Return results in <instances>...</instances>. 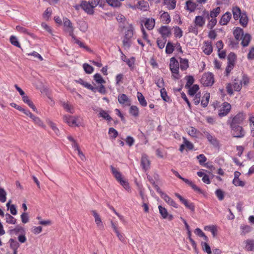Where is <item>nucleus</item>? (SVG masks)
<instances>
[{"instance_id":"obj_41","label":"nucleus","mask_w":254,"mask_h":254,"mask_svg":"<svg viewBox=\"0 0 254 254\" xmlns=\"http://www.w3.org/2000/svg\"><path fill=\"white\" fill-rule=\"evenodd\" d=\"M9 242L10 243V248L13 250V252H17V249L19 247V243L13 239H10Z\"/></svg>"},{"instance_id":"obj_52","label":"nucleus","mask_w":254,"mask_h":254,"mask_svg":"<svg viewBox=\"0 0 254 254\" xmlns=\"http://www.w3.org/2000/svg\"><path fill=\"white\" fill-rule=\"evenodd\" d=\"M199 27L196 25L195 24L193 25H190L188 27V31L189 33H192L194 34L195 35H197L198 33V28Z\"/></svg>"},{"instance_id":"obj_31","label":"nucleus","mask_w":254,"mask_h":254,"mask_svg":"<svg viewBox=\"0 0 254 254\" xmlns=\"http://www.w3.org/2000/svg\"><path fill=\"white\" fill-rule=\"evenodd\" d=\"M232 12L234 18L235 20H238L240 17L241 15L243 14L240 8L237 6H235L232 8Z\"/></svg>"},{"instance_id":"obj_49","label":"nucleus","mask_w":254,"mask_h":254,"mask_svg":"<svg viewBox=\"0 0 254 254\" xmlns=\"http://www.w3.org/2000/svg\"><path fill=\"white\" fill-rule=\"evenodd\" d=\"M158 209L159 211L160 214L161 215L163 219H166L167 218L168 215V212L167 210L163 206L161 205H159Z\"/></svg>"},{"instance_id":"obj_7","label":"nucleus","mask_w":254,"mask_h":254,"mask_svg":"<svg viewBox=\"0 0 254 254\" xmlns=\"http://www.w3.org/2000/svg\"><path fill=\"white\" fill-rule=\"evenodd\" d=\"M200 82L204 86H211L214 83L213 74L211 72L204 73L200 79Z\"/></svg>"},{"instance_id":"obj_60","label":"nucleus","mask_w":254,"mask_h":254,"mask_svg":"<svg viewBox=\"0 0 254 254\" xmlns=\"http://www.w3.org/2000/svg\"><path fill=\"white\" fill-rule=\"evenodd\" d=\"M201 246L202 250L208 254H211L212 253L211 248L209 245L206 242H202Z\"/></svg>"},{"instance_id":"obj_40","label":"nucleus","mask_w":254,"mask_h":254,"mask_svg":"<svg viewBox=\"0 0 254 254\" xmlns=\"http://www.w3.org/2000/svg\"><path fill=\"white\" fill-rule=\"evenodd\" d=\"M71 37L73 40L74 41V43L78 45L80 47L84 48L86 50H89L88 47L84 43L81 42L79 40L77 39L74 34H73L72 36H71Z\"/></svg>"},{"instance_id":"obj_30","label":"nucleus","mask_w":254,"mask_h":254,"mask_svg":"<svg viewBox=\"0 0 254 254\" xmlns=\"http://www.w3.org/2000/svg\"><path fill=\"white\" fill-rule=\"evenodd\" d=\"M129 113L134 118H137L139 114V108L135 105L130 106L129 109Z\"/></svg>"},{"instance_id":"obj_5","label":"nucleus","mask_w":254,"mask_h":254,"mask_svg":"<svg viewBox=\"0 0 254 254\" xmlns=\"http://www.w3.org/2000/svg\"><path fill=\"white\" fill-rule=\"evenodd\" d=\"M232 136L236 138H243L245 136L246 131L240 125L230 126Z\"/></svg>"},{"instance_id":"obj_37","label":"nucleus","mask_w":254,"mask_h":254,"mask_svg":"<svg viewBox=\"0 0 254 254\" xmlns=\"http://www.w3.org/2000/svg\"><path fill=\"white\" fill-rule=\"evenodd\" d=\"M137 97L141 106L142 107H146L147 106V102L141 93L138 92L137 93Z\"/></svg>"},{"instance_id":"obj_35","label":"nucleus","mask_w":254,"mask_h":254,"mask_svg":"<svg viewBox=\"0 0 254 254\" xmlns=\"http://www.w3.org/2000/svg\"><path fill=\"white\" fill-rule=\"evenodd\" d=\"M180 68L182 70H186L189 66V61L187 59L180 58Z\"/></svg>"},{"instance_id":"obj_38","label":"nucleus","mask_w":254,"mask_h":254,"mask_svg":"<svg viewBox=\"0 0 254 254\" xmlns=\"http://www.w3.org/2000/svg\"><path fill=\"white\" fill-rule=\"evenodd\" d=\"M133 30L132 25H129L125 32L124 36L131 39L133 35Z\"/></svg>"},{"instance_id":"obj_55","label":"nucleus","mask_w":254,"mask_h":254,"mask_svg":"<svg viewBox=\"0 0 254 254\" xmlns=\"http://www.w3.org/2000/svg\"><path fill=\"white\" fill-rule=\"evenodd\" d=\"M194 233L196 235H198L200 237H202L205 241H208V237L205 235V234L202 232V231L200 229L198 228H196L194 231Z\"/></svg>"},{"instance_id":"obj_6","label":"nucleus","mask_w":254,"mask_h":254,"mask_svg":"<svg viewBox=\"0 0 254 254\" xmlns=\"http://www.w3.org/2000/svg\"><path fill=\"white\" fill-rule=\"evenodd\" d=\"M246 117L243 112H239L237 115L229 119L228 122L230 126L239 125L243 123Z\"/></svg>"},{"instance_id":"obj_44","label":"nucleus","mask_w":254,"mask_h":254,"mask_svg":"<svg viewBox=\"0 0 254 254\" xmlns=\"http://www.w3.org/2000/svg\"><path fill=\"white\" fill-rule=\"evenodd\" d=\"M33 122L36 125L41 127H45V126L44 124L43 121L38 117H36L34 115L32 116V117L31 118Z\"/></svg>"},{"instance_id":"obj_24","label":"nucleus","mask_w":254,"mask_h":254,"mask_svg":"<svg viewBox=\"0 0 254 254\" xmlns=\"http://www.w3.org/2000/svg\"><path fill=\"white\" fill-rule=\"evenodd\" d=\"M176 0H163V3L169 10L174 9L176 5Z\"/></svg>"},{"instance_id":"obj_64","label":"nucleus","mask_w":254,"mask_h":254,"mask_svg":"<svg viewBox=\"0 0 254 254\" xmlns=\"http://www.w3.org/2000/svg\"><path fill=\"white\" fill-rule=\"evenodd\" d=\"M174 50V47L173 45V44L170 43L168 42L167 44L166 47V53L168 54H172Z\"/></svg>"},{"instance_id":"obj_1","label":"nucleus","mask_w":254,"mask_h":254,"mask_svg":"<svg viewBox=\"0 0 254 254\" xmlns=\"http://www.w3.org/2000/svg\"><path fill=\"white\" fill-rule=\"evenodd\" d=\"M169 68L173 77L176 79H179L180 77L179 75V63L175 58L172 57L170 59Z\"/></svg>"},{"instance_id":"obj_15","label":"nucleus","mask_w":254,"mask_h":254,"mask_svg":"<svg viewBox=\"0 0 254 254\" xmlns=\"http://www.w3.org/2000/svg\"><path fill=\"white\" fill-rule=\"evenodd\" d=\"M161 197L170 206L176 208L178 207V204H177L176 202L166 193L161 192Z\"/></svg>"},{"instance_id":"obj_39","label":"nucleus","mask_w":254,"mask_h":254,"mask_svg":"<svg viewBox=\"0 0 254 254\" xmlns=\"http://www.w3.org/2000/svg\"><path fill=\"white\" fill-rule=\"evenodd\" d=\"M210 98V94L208 93H206L204 94L202 98V100L201 101V105L203 107H206L207 106L209 102Z\"/></svg>"},{"instance_id":"obj_25","label":"nucleus","mask_w":254,"mask_h":254,"mask_svg":"<svg viewBox=\"0 0 254 254\" xmlns=\"http://www.w3.org/2000/svg\"><path fill=\"white\" fill-rule=\"evenodd\" d=\"M197 6L196 3L191 0H188L186 2L185 8L190 12H193L196 9Z\"/></svg>"},{"instance_id":"obj_57","label":"nucleus","mask_w":254,"mask_h":254,"mask_svg":"<svg viewBox=\"0 0 254 254\" xmlns=\"http://www.w3.org/2000/svg\"><path fill=\"white\" fill-rule=\"evenodd\" d=\"M83 67L86 73L91 74L94 70L93 67L88 64H84Z\"/></svg>"},{"instance_id":"obj_8","label":"nucleus","mask_w":254,"mask_h":254,"mask_svg":"<svg viewBox=\"0 0 254 254\" xmlns=\"http://www.w3.org/2000/svg\"><path fill=\"white\" fill-rule=\"evenodd\" d=\"M220 7H217L210 10V12L206 10H204L202 11V13L207 19H209L210 18L216 19V17L220 14Z\"/></svg>"},{"instance_id":"obj_42","label":"nucleus","mask_w":254,"mask_h":254,"mask_svg":"<svg viewBox=\"0 0 254 254\" xmlns=\"http://www.w3.org/2000/svg\"><path fill=\"white\" fill-rule=\"evenodd\" d=\"M108 4L113 7H120L121 5V2L125 0H106Z\"/></svg>"},{"instance_id":"obj_12","label":"nucleus","mask_w":254,"mask_h":254,"mask_svg":"<svg viewBox=\"0 0 254 254\" xmlns=\"http://www.w3.org/2000/svg\"><path fill=\"white\" fill-rule=\"evenodd\" d=\"M203 134L209 142L210 144L213 145L214 147H217L219 146V142L218 139L214 136L212 135L209 132L207 131H204Z\"/></svg>"},{"instance_id":"obj_17","label":"nucleus","mask_w":254,"mask_h":254,"mask_svg":"<svg viewBox=\"0 0 254 254\" xmlns=\"http://www.w3.org/2000/svg\"><path fill=\"white\" fill-rule=\"evenodd\" d=\"M92 212L94 217L95 222L97 227L100 230H103L104 225L99 214L97 213L96 210H93Z\"/></svg>"},{"instance_id":"obj_26","label":"nucleus","mask_w":254,"mask_h":254,"mask_svg":"<svg viewBox=\"0 0 254 254\" xmlns=\"http://www.w3.org/2000/svg\"><path fill=\"white\" fill-rule=\"evenodd\" d=\"M22 99L23 102L27 104L28 106L33 110V111L37 112V110L36 108L34 106L32 101L30 100L28 96L25 95V96L22 97Z\"/></svg>"},{"instance_id":"obj_16","label":"nucleus","mask_w":254,"mask_h":254,"mask_svg":"<svg viewBox=\"0 0 254 254\" xmlns=\"http://www.w3.org/2000/svg\"><path fill=\"white\" fill-rule=\"evenodd\" d=\"M134 7L140 10L144 11H147L149 9L148 2L144 0H139Z\"/></svg>"},{"instance_id":"obj_56","label":"nucleus","mask_w":254,"mask_h":254,"mask_svg":"<svg viewBox=\"0 0 254 254\" xmlns=\"http://www.w3.org/2000/svg\"><path fill=\"white\" fill-rule=\"evenodd\" d=\"M198 90L199 86L196 84L194 85L189 90V94L190 96H193L197 94L196 92Z\"/></svg>"},{"instance_id":"obj_20","label":"nucleus","mask_w":254,"mask_h":254,"mask_svg":"<svg viewBox=\"0 0 254 254\" xmlns=\"http://www.w3.org/2000/svg\"><path fill=\"white\" fill-rule=\"evenodd\" d=\"M64 121L69 126H77L76 119L71 116L65 115L63 117Z\"/></svg>"},{"instance_id":"obj_47","label":"nucleus","mask_w":254,"mask_h":254,"mask_svg":"<svg viewBox=\"0 0 254 254\" xmlns=\"http://www.w3.org/2000/svg\"><path fill=\"white\" fill-rule=\"evenodd\" d=\"M161 96L162 99L165 102H169L171 101L170 97L167 95L166 89L164 88L160 90Z\"/></svg>"},{"instance_id":"obj_34","label":"nucleus","mask_w":254,"mask_h":254,"mask_svg":"<svg viewBox=\"0 0 254 254\" xmlns=\"http://www.w3.org/2000/svg\"><path fill=\"white\" fill-rule=\"evenodd\" d=\"M239 19L241 25L244 27H246L248 23V17L247 14L245 12H243Z\"/></svg>"},{"instance_id":"obj_18","label":"nucleus","mask_w":254,"mask_h":254,"mask_svg":"<svg viewBox=\"0 0 254 254\" xmlns=\"http://www.w3.org/2000/svg\"><path fill=\"white\" fill-rule=\"evenodd\" d=\"M159 33L161 35L162 38L166 39L171 34V30L169 27L167 26H161L158 29Z\"/></svg>"},{"instance_id":"obj_63","label":"nucleus","mask_w":254,"mask_h":254,"mask_svg":"<svg viewBox=\"0 0 254 254\" xmlns=\"http://www.w3.org/2000/svg\"><path fill=\"white\" fill-rule=\"evenodd\" d=\"M250 126L251 128V135L254 136V117L251 116L249 118Z\"/></svg>"},{"instance_id":"obj_9","label":"nucleus","mask_w":254,"mask_h":254,"mask_svg":"<svg viewBox=\"0 0 254 254\" xmlns=\"http://www.w3.org/2000/svg\"><path fill=\"white\" fill-rule=\"evenodd\" d=\"M231 105L227 102H224L220 106L219 110L218 115L220 117H223L227 115L230 112Z\"/></svg>"},{"instance_id":"obj_29","label":"nucleus","mask_w":254,"mask_h":254,"mask_svg":"<svg viewBox=\"0 0 254 254\" xmlns=\"http://www.w3.org/2000/svg\"><path fill=\"white\" fill-rule=\"evenodd\" d=\"M155 21L153 18H147L146 19L144 25L145 27L148 30H152L155 26Z\"/></svg>"},{"instance_id":"obj_50","label":"nucleus","mask_w":254,"mask_h":254,"mask_svg":"<svg viewBox=\"0 0 254 254\" xmlns=\"http://www.w3.org/2000/svg\"><path fill=\"white\" fill-rule=\"evenodd\" d=\"M9 41L10 43L18 48H21L20 44L16 36L12 35L10 37Z\"/></svg>"},{"instance_id":"obj_48","label":"nucleus","mask_w":254,"mask_h":254,"mask_svg":"<svg viewBox=\"0 0 254 254\" xmlns=\"http://www.w3.org/2000/svg\"><path fill=\"white\" fill-rule=\"evenodd\" d=\"M5 220L8 224H15L16 223V219L8 213L5 214Z\"/></svg>"},{"instance_id":"obj_2","label":"nucleus","mask_w":254,"mask_h":254,"mask_svg":"<svg viewBox=\"0 0 254 254\" xmlns=\"http://www.w3.org/2000/svg\"><path fill=\"white\" fill-rule=\"evenodd\" d=\"M111 169L112 174L115 177L116 180L120 183V184L127 190H130V187L128 182L123 179L122 178V175L120 172H119L116 168L113 166H111Z\"/></svg>"},{"instance_id":"obj_43","label":"nucleus","mask_w":254,"mask_h":254,"mask_svg":"<svg viewBox=\"0 0 254 254\" xmlns=\"http://www.w3.org/2000/svg\"><path fill=\"white\" fill-rule=\"evenodd\" d=\"M62 106L66 111L71 114L74 113L73 107L68 102H63Z\"/></svg>"},{"instance_id":"obj_21","label":"nucleus","mask_w":254,"mask_h":254,"mask_svg":"<svg viewBox=\"0 0 254 254\" xmlns=\"http://www.w3.org/2000/svg\"><path fill=\"white\" fill-rule=\"evenodd\" d=\"M205 17L203 15L202 13V15L196 16L194 20V23L197 25L199 28H202L204 25L205 22Z\"/></svg>"},{"instance_id":"obj_53","label":"nucleus","mask_w":254,"mask_h":254,"mask_svg":"<svg viewBox=\"0 0 254 254\" xmlns=\"http://www.w3.org/2000/svg\"><path fill=\"white\" fill-rule=\"evenodd\" d=\"M208 20L207 27L208 29L212 30L217 24V19L210 18Z\"/></svg>"},{"instance_id":"obj_45","label":"nucleus","mask_w":254,"mask_h":254,"mask_svg":"<svg viewBox=\"0 0 254 254\" xmlns=\"http://www.w3.org/2000/svg\"><path fill=\"white\" fill-rule=\"evenodd\" d=\"M94 79L98 84H103L106 83V81L103 78L101 75L98 73L94 74Z\"/></svg>"},{"instance_id":"obj_28","label":"nucleus","mask_w":254,"mask_h":254,"mask_svg":"<svg viewBox=\"0 0 254 254\" xmlns=\"http://www.w3.org/2000/svg\"><path fill=\"white\" fill-rule=\"evenodd\" d=\"M241 39L242 40L241 42L242 45L243 47H247L249 45L252 37L250 34L246 33L243 36Z\"/></svg>"},{"instance_id":"obj_3","label":"nucleus","mask_w":254,"mask_h":254,"mask_svg":"<svg viewBox=\"0 0 254 254\" xmlns=\"http://www.w3.org/2000/svg\"><path fill=\"white\" fill-rule=\"evenodd\" d=\"M242 87V81L236 78L234 80L232 84L231 83H227L226 88L228 94L230 95H232L234 94L233 89L235 91H240Z\"/></svg>"},{"instance_id":"obj_10","label":"nucleus","mask_w":254,"mask_h":254,"mask_svg":"<svg viewBox=\"0 0 254 254\" xmlns=\"http://www.w3.org/2000/svg\"><path fill=\"white\" fill-rule=\"evenodd\" d=\"M175 196L179 199L180 201L191 211L194 212L195 210V206L193 203L191 202L187 199L183 197L180 194L178 193H175Z\"/></svg>"},{"instance_id":"obj_19","label":"nucleus","mask_w":254,"mask_h":254,"mask_svg":"<svg viewBox=\"0 0 254 254\" xmlns=\"http://www.w3.org/2000/svg\"><path fill=\"white\" fill-rule=\"evenodd\" d=\"M203 52L207 55H210L213 51L212 44L211 41H205L204 42Z\"/></svg>"},{"instance_id":"obj_11","label":"nucleus","mask_w":254,"mask_h":254,"mask_svg":"<svg viewBox=\"0 0 254 254\" xmlns=\"http://www.w3.org/2000/svg\"><path fill=\"white\" fill-rule=\"evenodd\" d=\"M64 26V31L68 33L70 36H72L74 31V28L72 26V24L70 20L67 18H63Z\"/></svg>"},{"instance_id":"obj_22","label":"nucleus","mask_w":254,"mask_h":254,"mask_svg":"<svg viewBox=\"0 0 254 254\" xmlns=\"http://www.w3.org/2000/svg\"><path fill=\"white\" fill-rule=\"evenodd\" d=\"M182 180L186 184L190 186L194 191L199 193H202L203 191L200 188L196 186L192 181L189 180V179L184 178L183 177L182 178Z\"/></svg>"},{"instance_id":"obj_33","label":"nucleus","mask_w":254,"mask_h":254,"mask_svg":"<svg viewBox=\"0 0 254 254\" xmlns=\"http://www.w3.org/2000/svg\"><path fill=\"white\" fill-rule=\"evenodd\" d=\"M161 21L164 24H169L171 21L170 16L168 12H163L160 16Z\"/></svg>"},{"instance_id":"obj_51","label":"nucleus","mask_w":254,"mask_h":254,"mask_svg":"<svg viewBox=\"0 0 254 254\" xmlns=\"http://www.w3.org/2000/svg\"><path fill=\"white\" fill-rule=\"evenodd\" d=\"M131 39L127 38L126 37H124V39L123 40V46L126 48L129 49L131 45Z\"/></svg>"},{"instance_id":"obj_58","label":"nucleus","mask_w":254,"mask_h":254,"mask_svg":"<svg viewBox=\"0 0 254 254\" xmlns=\"http://www.w3.org/2000/svg\"><path fill=\"white\" fill-rule=\"evenodd\" d=\"M99 116L101 117H102L104 119L108 120V121H111L112 120V118L110 117V116L108 114V113L104 110H102L100 113H99Z\"/></svg>"},{"instance_id":"obj_46","label":"nucleus","mask_w":254,"mask_h":254,"mask_svg":"<svg viewBox=\"0 0 254 254\" xmlns=\"http://www.w3.org/2000/svg\"><path fill=\"white\" fill-rule=\"evenodd\" d=\"M16 30L20 33L26 34L32 37H34V34L28 32L27 29L24 28V27L21 26H17L16 27Z\"/></svg>"},{"instance_id":"obj_27","label":"nucleus","mask_w":254,"mask_h":254,"mask_svg":"<svg viewBox=\"0 0 254 254\" xmlns=\"http://www.w3.org/2000/svg\"><path fill=\"white\" fill-rule=\"evenodd\" d=\"M245 249L248 251H254V240L247 239L244 241Z\"/></svg>"},{"instance_id":"obj_13","label":"nucleus","mask_w":254,"mask_h":254,"mask_svg":"<svg viewBox=\"0 0 254 254\" xmlns=\"http://www.w3.org/2000/svg\"><path fill=\"white\" fill-rule=\"evenodd\" d=\"M141 166L144 171H146L150 168V161L148 156L145 154H143L141 158Z\"/></svg>"},{"instance_id":"obj_4","label":"nucleus","mask_w":254,"mask_h":254,"mask_svg":"<svg viewBox=\"0 0 254 254\" xmlns=\"http://www.w3.org/2000/svg\"><path fill=\"white\" fill-rule=\"evenodd\" d=\"M96 6L97 3L95 1H87L82 0L80 5L81 8L89 15H93L94 14V8Z\"/></svg>"},{"instance_id":"obj_14","label":"nucleus","mask_w":254,"mask_h":254,"mask_svg":"<svg viewBox=\"0 0 254 254\" xmlns=\"http://www.w3.org/2000/svg\"><path fill=\"white\" fill-rule=\"evenodd\" d=\"M118 100L119 103L127 106H129L131 105V101L128 96L125 94H119L118 97Z\"/></svg>"},{"instance_id":"obj_54","label":"nucleus","mask_w":254,"mask_h":254,"mask_svg":"<svg viewBox=\"0 0 254 254\" xmlns=\"http://www.w3.org/2000/svg\"><path fill=\"white\" fill-rule=\"evenodd\" d=\"M241 229L242 230L241 235H245L252 230V227L248 225H242L241 226Z\"/></svg>"},{"instance_id":"obj_59","label":"nucleus","mask_w":254,"mask_h":254,"mask_svg":"<svg viewBox=\"0 0 254 254\" xmlns=\"http://www.w3.org/2000/svg\"><path fill=\"white\" fill-rule=\"evenodd\" d=\"M236 59V55L234 53H230L227 57L228 63H231L234 64H235V60Z\"/></svg>"},{"instance_id":"obj_23","label":"nucleus","mask_w":254,"mask_h":254,"mask_svg":"<svg viewBox=\"0 0 254 254\" xmlns=\"http://www.w3.org/2000/svg\"><path fill=\"white\" fill-rule=\"evenodd\" d=\"M232 14L230 12H226L221 17L219 24L221 25H225L229 22L231 18Z\"/></svg>"},{"instance_id":"obj_36","label":"nucleus","mask_w":254,"mask_h":254,"mask_svg":"<svg viewBox=\"0 0 254 254\" xmlns=\"http://www.w3.org/2000/svg\"><path fill=\"white\" fill-rule=\"evenodd\" d=\"M204 230L211 232L213 237H215L217 235V227L215 225H209L205 226Z\"/></svg>"},{"instance_id":"obj_32","label":"nucleus","mask_w":254,"mask_h":254,"mask_svg":"<svg viewBox=\"0 0 254 254\" xmlns=\"http://www.w3.org/2000/svg\"><path fill=\"white\" fill-rule=\"evenodd\" d=\"M233 34L237 40H239L244 35L243 30L240 28L237 27L233 32Z\"/></svg>"},{"instance_id":"obj_61","label":"nucleus","mask_w":254,"mask_h":254,"mask_svg":"<svg viewBox=\"0 0 254 254\" xmlns=\"http://www.w3.org/2000/svg\"><path fill=\"white\" fill-rule=\"evenodd\" d=\"M174 35L176 38H180L183 36V31L178 26L174 28Z\"/></svg>"},{"instance_id":"obj_62","label":"nucleus","mask_w":254,"mask_h":254,"mask_svg":"<svg viewBox=\"0 0 254 254\" xmlns=\"http://www.w3.org/2000/svg\"><path fill=\"white\" fill-rule=\"evenodd\" d=\"M216 196L217 197L218 199L221 201L223 200L224 198V192L223 190H222L221 189H218L215 191V192Z\"/></svg>"}]
</instances>
